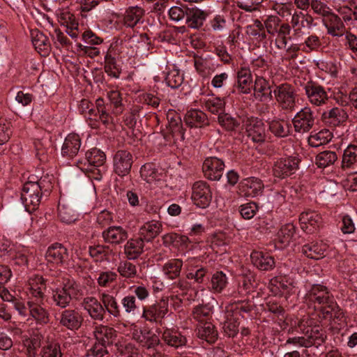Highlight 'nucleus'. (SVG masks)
I'll use <instances>...</instances> for the list:
<instances>
[{"mask_svg":"<svg viewBox=\"0 0 357 357\" xmlns=\"http://www.w3.org/2000/svg\"><path fill=\"white\" fill-rule=\"evenodd\" d=\"M52 178L44 176L40 179L30 178L26 182L21 192V199L26 210L29 213L36 211L40 204L41 195L49 192L52 188Z\"/></svg>","mask_w":357,"mask_h":357,"instance_id":"nucleus-1","label":"nucleus"},{"mask_svg":"<svg viewBox=\"0 0 357 357\" xmlns=\"http://www.w3.org/2000/svg\"><path fill=\"white\" fill-rule=\"evenodd\" d=\"M305 302L314 309H319L318 314H322L336 302L328 289L321 284H313L306 293Z\"/></svg>","mask_w":357,"mask_h":357,"instance_id":"nucleus-2","label":"nucleus"},{"mask_svg":"<svg viewBox=\"0 0 357 357\" xmlns=\"http://www.w3.org/2000/svg\"><path fill=\"white\" fill-rule=\"evenodd\" d=\"M78 287V284L73 280L64 279L62 287L52 289L51 299L53 305L66 309L70 305L73 297L77 295Z\"/></svg>","mask_w":357,"mask_h":357,"instance_id":"nucleus-3","label":"nucleus"},{"mask_svg":"<svg viewBox=\"0 0 357 357\" xmlns=\"http://www.w3.org/2000/svg\"><path fill=\"white\" fill-rule=\"evenodd\" d=\"M279 107L284 111L292 112L296 107L297 94L295 88L288 83L275 86L273 91Z\"/></svg>","mask_w":357,"mask_h":357,"instance_id":"nucleus-4","label":"nucleus"},{"mask_svg":"<svg viewBox=\"0 0 357 357\" xmlns=\"http://www.w3.org/2000/svg\"><path fill=\"white\" fill-rule=\"evenodd\" d=\"M264 26L268 34L278 37V47L280 49L284 48L287 43V37L290 34L291 26L287 23H281L280 19L274 15L268 16L266 19ZM277 43L278 39H276Z\"/></svg>","mask_w":357,"mask_h":357,"instance_id":"nucleus-5","label":"nucleus"},{"mask_svg":"<svg viewBox=\"0 0 357 357\" xmlns=\"http://www.w3.org/2000/svg\"><path fill=\"white\" fill-rule=\"evenodd\" d=\"M305 94L309 102L316 107L326 105L329 99L325 88L317 82L309 81L303 86Z\"/></svg>","mask_w":357,"mask_h":357,"instance_id":"nucleus-6","label":"nucleus"},{"mask_svg":"<svg viewBox=\"0 0 357 357\" xmlns=\"http://www.w3.org/2000/svg\"><path fill=\"white\" fill-rule=\"evenodd\" d=\"M191 199L197 207L202 208L208 207L212 199L209 185L204 181L195 182L192 187Z\"/></svg>","mask_w":357,"mask_h":357,"instance_id":"nucleus-7","label":"nucleus"},{"mask_svg":"<svg viewBox=\"0 0 357 357\" xmlns=\"http://www.w3.org/2000/svg\"><path fill=\"white\" fill-rule=\"evenodd\" d=\"M169 311V303L167 298H162L155 303L144 307L142 317L146 321L151 323H161L162 319Z\"/></svg>","mask_w":357,"mask_h":357,"instance_id":"nucleus-8","label":"nucleus"},{"mask_svg":"<svg viewBox=\"0 0 357 357\" xmlns=\"http://www.w3.org/2000/svg\"><path fill=\"white\" fill-rule=\"evenodd\" d=\"M315 117L310 107H305L296 113L292 119L294 130L297 132L305 133L314 126Z\"/></svg>","mask_w":357,"mask_h":357,"instance_id":"nucleus-9","label":"nucleus"},{"mask_svg":"<svg viewBox=\"0 0 357 357\" xmlns=\"http://www.w3.org/2000/svg\"><path fill=\"white\" fill-rule=\"evenodd\" d=\"M133 155L127 150H119L113 156V169L119 176L128 175L133 164Z\"/></svg>","mask_w":357,"mask_h":357,"instance_id":"nucleus-10","label":"nucleus"},{"mask_svg":"<svg viewBox=\"0 0 357 357\" xmlns=\"http://www.w3.org/2000/svg\"><path fill=\"white\" fill-rule=\"evenodd\" d=\"M319 319H324L329 321L332 328L340 330L347 325V318L344 311L337 305L335 302L322 314H318Z\"/></svg>","mask_w":357,"mask_h":357,"instance_id":"nucleus-11","label":"nucleus"},{"mask_svg":"<svg viewBox=\"0 0 357 357\" xmlns=\"http://www.w3.org/2000/svg\"><path fill=\"white\" fill-rule=\"evenodd\" d=\"M299 159L294 156L278 160L273 167L275 177L284 178L294 174L298 168Z\"/></svg>","mask_w":357,"mask_h":357,"instance_id":"nucleus-12","label":"nucleus"},{"mask_svg":"<svg viewBox=\"0 0 357 357\" xmlns=\"http://www.w3.org/2000/svg\"><path fill=\"white\" fill-rule=\"evenodd\" d=\"M106 156L104 152L97 149H92L86 153V162L84 169L88 172L96 174L97 176L94 177L96 179H100V169L99 167H102L105 163Z\"/></svg>","mask_w":357,"mask_h":357,"instance_id":"nucleus-13","label":"nucleus"},{"mask_svg":"<svg viewBox=\"0 0 357 357\" xmlns=\"http://www.w3.org/2000/svg\"><path fill=\"white\" fill-rule=\"evenodd\" d=\"M57 320L61 326L70 331H76L82 326L84 318L79 310L66 308L59 313Z\"/></svg>","mask_w":357,"mask_h":357,"instance_id":"nucleus-14","label":"nucleus"},{"mask_svg":"<svg viewBox=\"0 0 357 357\" xmlns=\"http://www.w3.org/2000/svg\"><path fill=\"white\" fill-rule=\"evenodd\" d=\"M224 169V162L217 157L206 158L202 165L204 176L211 181H219L222 176Z\"/></svg>","mask_w":357,"mask_h":357,"instance_id":"nucleus-15","label":"nucleus"},{"mask_svg":"<svg viewBox=\"0 0 357 357\" xmlns=\"http://www.w3.org/2000/svg\"><path fill=\"white\" fill-rule=\"evenodd\" d=\"M299 222L301 229L306 233H313L322 225L321 215L312 210L302 212L299 216Z\"/></svg>","mask_w":357,"mask_h":357,"instance_id":"nucleus-16","label":"nucleus"},{"mask_svg":"<svg viewBox=\"0 0 357 357\" xmlns=\"http://www.w3.org/2000/svg\"><path fill=\"white\" fill-rule=\"evenodd\" d=\"M82 305L93 320L102 321L105 319V310H104L103 304L96 297H85L82 301Z\"/></svg>","mask_w":357,"mask_h":357,"instance_id":"nucleus-17","label":"nucleus"},{"mask_svg":"<svg viewBox=\"0 0 357 357\" xmlns=\"http://www.w3.org/2000/svg\"><path fill=\"white\" fill-rule=\"evenodd\" d=\"M247 136L253 142L261 144L266 139V127L264 123L258 119H248L246 124Z\"/></svg>","mask_w":357,"mask_h":357,"instance_id":"nucleus-18","label":"nucleus"},{"mask_svg":"<svg viewBox=\"0 0 357 357\" xmlns=\"http://www.w3.org/2000/svg\"><path fill=\"white\" fill-rule=\"evenodd\" d=\"M264 185L261 180L256 177H250L241 181L239 190L243 196L257 197L263 192Z\"/></svg>","mask_w":357,"mask_h":357,"instance_id":"nucleus-19","label":"nucleus"},{"mask_svg":"<svg viewBox=\"0 0 357 357\" xmlns=\"http://www.w3.org/2000/svg\"><path fill=\"white\" fill-rule=\"evenodd\" d=\"M29 300L39 301H45L46 283L45 279L40 275H35L29 280Z\"/></svg>","mask_w":357,"mask_h":357,"instance_id":"nucleus-20","label":"nucleus"},{"mask_svg":"<svg viewBox=\"0 0 357 357\" xmlns=\"http://www.w3.org/2000/svg\"><path fill=\"white\" fill-rule=\"evenodd\" d=\"M208 12L197 6L186 8L185 23L188 27L199 29L204 24Z\"/></svg>","mask_w":357,"mask_h":357,"instance_id":"nucleus-21","label":"nucleus"},{"mask_svg":"<svg viewBox=\"0 0 357 357\" xmlns=\"http://www.w3.org/2000/svg\"><path fill=\"white\" fill-rule=\"evenodd\" d=\"M68 258V250L61 243H56L51 245L45 253L47 261L56 265L64 264Z\"/></svg>","mask_w":357,"mask_h":357,"instance_id":"nucleus-22","label":"nucleus"},{"mask_svg":"<svg viewBox=\"0 0 357 357\" xmlns=\"http://www.w3.org/2000/svg\"><path fill=\"white\" fill-rule=\"evenodd\" d=\"M104 241L109 244L119 245L124 242L128 237V231L121 226L109 227L102 233Z\"/></svg>","mask_w":357,"mask_h":357,"instance_id":"nucleus-23","label":"nucleus"},{"mask_svg":"<svg viewBox=\"0 0 357 357\" xmlns=\"http://www.w3.org/2000/svg\"><path fill=\"white\" fill-rule=\"evenodd\" d=\"M81 147V138L75 133H70L65 138L61 147V155L68 159L76 156Z\"/></svg>","mask_w":357,"mask_h":357,"instance_id":"nucleus-24","label":"nucleus"},{"mask_svg":"<svg viewBox=\"0 0 357 357\" xmlns=\"http://www.w3.org/2000/svg\"><path fill=\"white\" fill-rule=\"evenodd\" d=\"M348 119L347 113L342 108L333 107L325 111L321 115V120L331 127H336L343 123Z\"/></svg>","mask_w":357,"mask_h":357,"instance_id":"nucleus-25","label":"nucleus"},{"mask_svg":"<svg viewBox=\"0 0 357 357\" xmlns=\"http://www.w3.org/2000/svg\"><path fill=\"white\" fill-rule=\"evenodd\" d=\"M273 91L268 80L263 77L257 76L254 84V95L258 100L263 102L273 98Z\"/></svg>","mask_w":357,"mask_h":357,"instance_id":"nucleus-26","label":"nucleus"},{"mask_svg":"<svg viewBox=\"0 0 357 357\" xmlns=\"http://www.w3.org/2000/svg\"><path fill=\"white\" fill-rule=\"evenodd\" d=\"M252 264L261 271H271L275 267L274 259L268 253L254 250L250 255Z\"/></svg>","mask_w":357,"mask_h":357,"instance_id":"nucleus-27","label":"nucleus"},{"mask_svg":"<svg viewBox=\"0 0 357 357\" xmlns=\"http://www.w3.org/2000/svg\"><path fill=\"white\" fill-rule=\"evenodd\" d=\"M162 340L168 345L178 348L185 346L187 343V338L178 330L174 328H163Z\"/></svg>","mask_w":357,"mask_h":357,"instance_id":"nucleus-28","label":"nucleus"},{"mask_svg":"<svg viewBox=\"0 0 357 357\" xmlns=\"http://www.w3.org/2000/svg\"><path fill=\"white\" fill-rule=\"evenodd\" d=\"M144 241L140 237L129 239L124 245V253L129 260L137 259L143 252Z\"/></svg>","mask_w":357,"mask_h":357,"instance_id":"nucleus-29","label":"nucleus"},{"mask_svg":"<svg viewBox=\"0 0 357 357\" xmlns=\"http://www.w3.org/2000/svg\"><path fill=\"white\" fill-rule=\"evenodd\" d=\"M140 175L142 179L148 183L160 185L162 183L163 174L162 172H159L153 163L144 165L141 167Z\"/></svg>","mask_w":357,"mask_h":357,"instance_id":"nucleus-30","label":"nucleus"},{"mask_svg":"<svg viewBox=\"0 0 357 357\" xmlns=\"http://www.w3.org/2000/svg\"><path fill=\"white\" fill-rule=\"evenodd\" d=\"M44 301L40 303L33 300H29L27 305L31 316L38 323L45 324L50 321L48 311L43 307Z\"/></svg>","mask_w":357,"mask_h":357,"instance_id":"nucleus-31","label":"nucleus"},{"mask_svg":"<svg viewBox=\"0 0 357 357\" xmlns=\"http://www.w3.org/2000/svg\"><path fill=\"white\" fill-rule=\"evenodd\" d=\"M162 229V225L160 222L152 220L146 222L139 231V236L144 241H151L158 236Z\"/></svg>","mask_w":357,"mask_h":357,"instance_id":"nucleus-32","label":"nucleus"},{"mask_svg":"<svg viewBox=\"0 0 357 357\" xmlns=\"http://www.w3.org/2000/svg\"><path fill=\"white\" fill-rule=\"evenodd\" d=\"M237 82L234 84L241 93H249L252 86V75L250 69L247 67L241 68L237 72Z\"/></svg>","mask_w":357,"mask_h":357,"instance_id":"nucleus-33","label":"nucleus"},{"mask_svg":"<svg viewBox=\"0 0 357 357\" xmlns=\"http://www.w3.org/2000/svg\"><path fill=\"white\" fill-rule=\"evenodd\" d=\"M184 120L186 125L191 128H202L208 125L206 114L199 109H191L187 112Z\"/></svg>","mask_w":357,"mask_h":357,"instance_id":"nucleus-34","label":"nucleus"},{"mask_svg":"<svg viewBox=\"0 0 357 357\" xmlns=\"http://www.w3.org/2000/svg\"><path fill=\"white\" fill-rule=\"evenodd\" d=\"M314 22L313 17L308 14H304L301 11H295L291 19V26L296 33H298L303 28H311Z\"/></svg>","mask_w":357,"mask_h":357,"instance_id":"nucleus-35","label":"nucleus"},{"mask_svg":"<svg viewBox=\"0 0 357 357\" xmlns=\"http://www.w3.org/2000/svg\"><path fill=\"white\" fill-rule=\"evenodd\" d=\"M31 41L35 49L43 56L48 54L50 50V43L47 37L38 30L31 32Z\"/></svg>","mask_w":357,"mask_h":357,"instance_id":"nucleus-36","label":"nucleus"},{"mask_svg":"<svg viewBox=\"0 0 357 357\" xmlns=\"http://www.w3.org/2000/svg\"><path fill=\"white\" fill-rule=\"evenodd\" d=\"M327 245L323 242H316L304 245L302 247V253L306 257L313 259H319L324 257L327 250Z\"/></svg>","mask_w":357,"mask_h":357,"instance_id":"nucleus-37","label":"nucleus"},{"mask_svg":"<svg viewBox=\"0 0 357 357\" xmlns=\"http://www.w3.org/2000/svg\"><path fill=\"white\" fill-rule=\"evenodd\" d=\"M252 309V305L247 298L234 300L233 303L226 307L227 314L234 315L239 318L243 313H249Z\"/></svg>","mask_w":357,"mask_h":357,"instance_id":"nucleus-38","label":"nucleus"},{"mask_svg":"<svg viewBox=\"0 0 357 357\" xmlns=\"http://www.w3.org/2000/svg\"><path fill=\"white\" fill-rule=\"evenodd\" d=\"M93 335L97 342L109 345L112 342L113 338L116 336V331L108 326L99 324L95 326Z\"/></svg>","mask_w":357,"mask_h":357,"instance_id":"nucleus-39","label":"nucleus"},{"mask_svg":"<svg viewBox=\"0 0 357 357\" xmlns=\"http://www.w3.org/2000/svg\"><path fill=\"white\" fill-rule=\"evenodd\" d=\"M329 24H326L327 33L335 37H341L345 34V26L342 19L333 13L328 17Z\"/></svg>","mask_w":357,"mask_h":357,"instance_id":"nucleus-40","label":"nucleus"},{"mask_svg":"<svg viewBox=\"0 0 357 357\" xmlns=\"http://www.w3.org/2000/svg\"><path fill=\"white\" fill-rule=\"evenodd\" d=\"M100 298L105 312H107L114 318H119L121 316L119 305L114 296L105 292L101 294Z\"/></svg>","mask_w":357,"mask_h":357,"instance_id":"nucleus-41","label":"nucleus"},{"mask_svg":"<svg viewBox=\"0 0 357 357\" xmlns=\"http://www.w3.org/2000/svg\"><path fill=\"white\" fill-rule=\"evenodd\" d=\"M144 14V10L141 7H129L123 15V24L127 27H135L140 22Z\"/></svg>","mask_w":357,"mask_h":357,"instance_id":"nucleus-42","label":"nucleus"},{"mask_svg":"<svg viewBox=\"0 0 357 357\" xmlns=\"http://www.w3.org/2000/svg\"><path fill=\"white\" fill-rule=\"evenodd\" d=\"M194 65L197 72L203 77H208L217 67L211 58H195Z\"/></svg>","mask_w":357,"mask_h":357,"instance_id":"nucleus-43","label":"nucleus"},{"mask_svg":"<svg viewBox=\"0 0 357 357\" xmlns=\"http://www.w3.org/2000/svg\"><path fill=\"white\" fill-rule=\"evenodd\" d=\"M197 335L199 338L210 344L214 343L218 339V332L214 325L208 321L198 326Z\"/></svg>","mask_w":357,"mask_h":357,"instance_id":"nucleus-44","label":"nucleus"},{"mask_svg":"<svg viewBox=\"0 0 357 357\" xmlns=\"http://www.w3.org/2000/svg\"><path fill=\"white\" fill-rule=\"evenodd\" d=\"M218 121L221 127L227 131H237L241 127L240 118H234L229 114H220Z\"/></svg>","mask_w":357,"mask_h":357,"instance_id":"nucleus-45","label":"nucleus"},{"mask_svg":"<svg viewBox=\"0 0 357 357\" xmlns=\"http://www.w3.org/2000/svg\"><path fill=\"white\" fill-rule=\"evenodd\" d=\"M333 137L332 132L323 129L318 132L311 134L308 137V143L312 147H318L328 143Z\"/></svg>","mask_w":357,"mask_h":357,"instance_id":"nucleus-46","label":"nucleus"},{"mask_svg":"<svg viewBox=\"0 0 357 357\" xmlns=\"http://www.w3.org/2000/svg\"><path fill=\"white\" fill-rule=\"evenodd\" d=\"M293 191L292 187L289 185L284 186L282 189L273 191L271 193L270 195L271 201L273 204L280 206L290 200Z\"/></svg>","mask_w":357,"mask_h":357,"instance_id":"nucleus-47","label":"nucleus"},{"mask_svg":"<svg viewBox=\"0 0 357 357\" xmlns=\"http://www.w3.org/2000/svg\"><path fill=\"white\" fill-rule=\"evenodd\" d=\"M296 231L295 226L289 223L281 227L277 234V241L282 245H287L293 239Z\"/></svg>","mask_w":357,"mask_h":357,"instance_id":"nucleus-48","label":"nucleus"},{"mask_svg":"<svg viewBox=\"0 0 357 357\" xmlns=\"http://www.w3.org/2000/svg\"><path fill=\"white\" fill-rule=\"evenodd\" d=\"M357 162V145L349 144L344 149L342 160V168L347 169L351 167L355 163Z\"/></svg>","mask_w":357,"mask_h":357,"instance_id":"nucleus-49","label":"nucleus"},{"mask_svg":"<svg viewBox=\"0 0 357 357\" xmlns=\"http://www.w3.org/2000/svg\"><path fill=\"white\" fill-rule=\"evenodd\" d=\"M337 160L335 151H325L319 153L315 158V163L319 168H326L333 165Z\"/></svg>","mask_w":357,"mask_h":357,"instance_id":"nucleus-50","label":"nucleus"},{"mask_svg":"<svg viewBox=\"0 0 357 357\" xmlns=\"http://www.w3.org/2000/svg\"><path fill=\"white\" fill-rule=\"evenodd\" d=\"M228 283V278L222 271L215 272L211 279V290L214 293H221Z\"/></svg>","mask_w":357,"mask_h":357,"instance_id":"nucleus-51","label":"nucleus"},{"mask_svg":"<svg viewBox=\"0 0 357 357\" xmlns=\"http://www.w3.org/2000/svg\"><path fill=\"white\" fill-rule=\"evenodd\" d=\"M182 266V260L178 259H171L165 264L162 271L169 279H174L180 275Z\"/></svg>","mask_w":357,"mask_h":357,"instance_id":"nucleus-52","label":"nucleus"},{"mask_svg":"<svg viewBox=\"0 0 357 357\" xmlns=\"http://www.w3.org/2000/svg\"><path fill=\"white\" fill-rule=\"evenodd\" d=\"M226 320L223 324V331L229 337H234L238 332L239 321L238 317L234 315L227 314L225 312Z\"/></svg>","mask_w":357,"mask_h":357,"instance_id":"nucleus-53","label":"nucleus"},{"mask_svg":"<svg viewBox=\"0 0 357 357\" xmlns=\"http://www.w3.org/2000/svg\"><path fill=\"white\" fill-rule=\"evenodd\" d=\"M270 131L276 137H284L289 134V123L283 120H273L269 123Z\"/></svg>","mask_w":357,"mask_h":357,"instance_id":"nucleus-54","label":"nucleus"},{"mask_svg":"<svg viewBox=\"0 0 357 357\" xmlns=\"http://www.w3.org/2000/svg\"><path fill=\"white\" fill-rule=\"evenodd\" d=\"M169 122V127L173 134H178L183 138L184 131L183 129V123L181 117L175 112H169L167 115Z\"/></svg>","mask_w":357,"mask_h":357,"instance_id":"nucleus-55","label":"nucleus"},{"mask_svg":"<svg viewBox=\"0 0 357 357\" xmlns=\"http://www.w3.org/2000/svg\"><path fill=\"white\" fill-rule=\"evenodd\" d=\"M107 98L111 105L113 106V112L116 115L121 114L123 111V105L121 91L117 89H112L107 92Z\"/></svg>","mask_w":357,"mask_h":357,"instance_id":"nucleus-56","label":"nucleus"},{"mask_svg":"<svg viewBox=\"0 0 357 357\" xmlns=\"http://www.w3.org/2000/svg\"><path fill=\"white\" fill-rule=\"evenodd\" d=\"M171 291L172 294H174V296H172V299L174 298L178 299L180 302L182 301V299L180 296H184L188 292V291H192L190 288V284L188 281L185 280H179L178 281L174 282L171 284Z\"/></svg>","mask_w":357,"mask_h":357,"instance_id":"nucleus-57","label":"nucleus"},{"mask_svg":"<svg viewBox=\"0 0 357 357\" xmlns=\"http://www.w3.org/2000/svg\"><path fill=\"white\" fill-rule=\"evenodd\" d=\"M165 82L171 88L176 89L182 84L183 82V75L178 69L172 66V68L169 69L166 75Z\"/></svg>","mask_w":357,"mask_h":357,"instance_id":"nucleus-58","label":"nucleus"},{"mask_svg":"<svg viewBox=\"0 0 357 357\" xmlns=\"http://www.w3.org/2000/svg\"><path fill=\"white\" fill-rule=\"evenodd\" d=\"M117 271L126 279H132L137 275L136 265L128 261H121L117 267Z\"/></svg>","mask_w":357,"mask_h":357,"instance_id":"nucleus-59","label":"nucleus"},{"mask_svg":"<svg viewBox=\"0 0 357 357\" xmlns=\"http://www.w3.org/2000/svg\"><path fill=\"white\" fill-rule=\"evenodd\" d=\"M42 336L40 334H33L31 337L23 340V344L26 347L28 357H34L35 351L40 347Z\"/></svg>","mask_w":357,"mask_h":357,"instance_id":"nucleus-60","label":"nucleus"},{"mask_svg":"<svg viewBox=\"0 0 357 357\" xmlns=\"http://www.w3.org/2000/svg\"><path fill=\"white\" fill-rule=\"evenodd\" d=\"M271 290L277 294L282 291L287 290L291 286V282L285 276H276L270 280Z\"/></svg>","mask_w":357,"mask_h":357,"instance_id":"nucleus-61","label":"nucleus"},{"mask_svg":"<svg viewBox=\"0 0 357 357\" xmlns=\"http://www.w3.org/2000/svg\"><path fill=\"white\" fill-rule=\"evenodd\" d=\"M321 40L316 34L309 35L301 45V50L306 53L318 51L321 47Z\"/></svg>","mask_w":357,"mask_h":357,"instance_id":"nucleus-62","label":"nucleus"},{"mask_svg":"<svg viewBox=\"0 0 357 357\" xmlns=\"http://www.w3.org/2000/svg\"><path fill=\"white\" fill-rule=\"evenodd\" d=\"M310 8L313 13L323 17H328L333 12L324 0H312Z\"/></svg>","mask_w":357,"mask_h":357,"instance_id":"nucleus-63","label":"nucleus"},{"mask_svg":"<svg viewBox=\"0 0 357 357\" xmlns=\"http://www.w3.org/2000/svg\"><path fill=\"white\" fill-rule=\"evenodd\" d=\"M212 308L208 304L199 305L193 308L192 317L199 322L206 321L211 317Z\"/></svg>","mask_w":357,"mask_h":357,"instance_id":"nucleus-64","label":"nucleus"}]
</instances>
